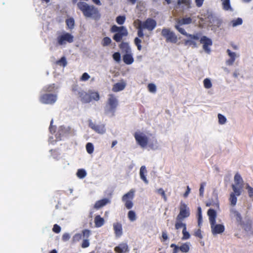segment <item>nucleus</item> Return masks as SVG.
<instances>
[{
    "instance_id": "56",
    "label": "nucleus",
    "mask_w": 253,
    "mask_h": 253,
    "mask_svg": "<svg viewBox=\"0 0 253 253\" xmlns=\"http://www.w3.org/2000/svg\"><path fill=\"white\" fill-rule=\"evenodd\" d=\"M52 231L55 233H59L61 231V227L58 224H54L52 228Z\"/></svg>"
},
{
    "instance_id": "62",
    "label": "nucleus",
    "mask_w": 253,
    "mask_h": 253,
    "mask_svg": "<svg viewBox=\"0 0 253 253\" xmlns=\"http://www.w3.org/2000/svg\"><path fill=\"white\" fill-rule=\"evenodd\" d=\"M194 235L200 239H202L203 236L200 229H198L194 233Z\"/></svg>"
},
{
    "instance_id": "1",
    "label": "nucleus",
    "mask_w": 253,
    "mask_h": 253,
    "mask_svg": "<svg viewBox=\"0 0 253 253\" xmlns=\"http://www.w3.org/2000/svg\"><path fill=\"white\" fill-rule=\"evenodd\" d=\"M77 6L85 18H91L95 20L100 19L101 15L99 10L93 5L88 4L84 1H79Z\"/></svg>"
},
{
    "instance_id": "60",
    "label": "nucleus",
    "mask_w": 253,
    "mask_h": 253,
    "mask_svg": "<svg viewBox=\"0 0 253 253\" xmlns=\"http://www.w3.org/2000/svg\"><path fill=\"white\" fill-rule=\"evenodd\" d=\"M205 185H206L205 182H203L200 185V189H199L200 196L203 195L204 191V187Z\"/></svg>"
},
{
    "instance_id": "3",
    "label": "nucleus",
    "mask_w": 253,
    "mask_h": 253,
    "mask_svg": "<svg viewBox=\"0 0 253 253\" xmlns=\"http://www.w3.org/2000/svg\"><path fill=\"white\" fill-rule=\"evenodd\" d=\"M110 31L112 33H116L113 37V40L116 42H120L124 37L128 35L127 29L124 26L118 27L116 25L112 26Z\"/></svg>"
},
{
    "instance_id": "63",
    "label": "nucleus",
    "mask_w": 253,
    "mask_h": 253,
    "mask_svg": "<svg viewBox=\"0 0 253 253\" xmlns=\"http://www.w3.org/2000/svg\"><path fill=\"white\" fill-rule=\"evenodd\" d=\"M204 0H195V3L196 6L198 7H200L202 6Z\"/></svg>"
},
{
    "instance_id": "36",
    "label": "nucleus",
    "mask_w": 253,
    "mask_h": 253,
    "mask_svg": "<svg viewBox=\"0 0 253 253\" xmlns=\"http://www.w3.org/2000/svg\"><path fill=\"white\" fill-rule=\"evenodd\" d=\"M127 217L130 221H134L136 219V213L133 211H129L127 213Z\"/></svg>"
},
{
    "instance_id": "37",
    "label": "nucleus",
    "mask_w": 253,
    "mask_h": 253,
    "mask_svg": "<svg viewBox=\"0 0 253 253\" xmlns=\"http://www.w3.org/2000/svg\"><path fill=\"white\" fill-rule=\"evenodd\" d=\"M56 64L63 67H65L67 64L65 57L63 56L60 58V59L56 61Z\"/></svg>"
},
{
    "instance_id": "16",
    "label": "nucleus",
    "mask_w": 253,
    "mask_h": 253,
    "mask_svg": "<svg viewBox=\"0 0 253 253\" xmlns=\"http://www.w3.org/2000/svg\"><path fill=\"white\" fill-rule=\"evenodd\" d=\"M215 223L210 224L212 234L216 235L223 233L225 230L224 226L221 224H216Z\"/></svg>"
},
{
    "instance_id": "9",
    "label": "nucleus",
    "mask_w": 253,
    "mask_h": 253,
    "mask_svg": "<svg viewBox=\"0 0 253 253\" xmlns=\"http://www.w3.org/2000/svg\"><path fill=\"white\" fill-rule=\"evenodd\" d=\"M134 137L137 143L141 147H145L148 143V137L142 132H136L134 134Z\"/></svg>"
},
{
    "instance_id": "2",
    "label": "nucleus",
    "mask_w": 253,
    "mask_h": 253,
    "mask_svg": "<svg viewBox=\"0 0 253 253\" xmlns=\"http://www.w3.org/2000/svg\"><path fill=\"white\" fill-rule=\"evenodd\" d=\"M134 27L137 29V36L139 38H143V30L147 29L148 31H152L156 27V21L152 18H147L144 22L137 19L133 23Z\"/></svg>"
},
{
    "instance_id": "21",
    "label": "nucleus",
    "mask_w": 253,
    "mask_h": 253,
    "mask_svg": "<svg viewBox=\"0 0 253 253\" xmlns=\"http://www.w3.org/2000/svg\"><path fill=\"white\" fill-rule=\"evenodd\" d=\"M80 97L82 102L86 103L91 102L89 92H85L84 91L79 92Z\"/></svg>"
},
{
    "instance_id": "59",
    "label": "nucleus",
    "mask_w": 253,
    "mask_h": 253,
    "mask_svg": "<svg viewBox=\"0 0 253 253\" xmlns=\"http://www.w3.org/2000/svg\"><path fill=\"white\" fill-rule=\"evenodd\" d=\"M90 78L89 75L87 73H84L81 78V81H86Z\"/></svg>"
},
{
    "instance_id": "51",
    "label": "nucleus",
    "mask_w": 253,
    "mask_h": 253,
    "mask_svg": "<svg viewBox=\"0 0 253 253\" xmlns=\"http://www.w3.org/2000/svg\"><path fill=\"white\" fill-rule=\"evenodd\" d=\"M81 234L83 238L87 239L90 234V231L88 229H84L82 231Z\"/></svg>"
},
{
    "instance_id": "57",
    "label": "nucleus",
    "mask_w": 253,
    "mask_h": 253,
    "mask_svg": "<svg viewBox=\"0 0 253 253\" xmlns=\"http://www.w3.org/2000/svg\"><path fill=\"white\" fill-rule=\"evenodd\" d=\"M89 246V240L87 239H84L82 242L81 247L83 248H86Z\"/></svg>"
},
{
    "instance_id": "14",
    "label": "nucleus",
    "mask_w": 253,
    "mask_h": 253,
    "mask_svg": "<svg viewBox=\"0 0 253 253\" xmlns=\"http://www.w3.org/2000/svg\"><path fill=\"white\" fill-rule=\"evenodd\" d=\"M175 28L181 34L189 38L190 39L199 40L200 38L201 35V33H197L196 34L192 35L187 33L183 28L180 27L178 25H175Z\"/></svg>"
},
{
    "instance_id": "31",
    "label": "nucleus",
    "mask_w": 253,
    "mask_h": 253,
    "mask_svg": "<svg viewBox=\"0 0 253 253\" xmlns=\"http://www.w3.org/2000/svg\"><path fill=\"white\" fill-rule=\"evenodd\" d=\"M192 18L191 17H184L182 18L178 21L180 25L189 24L192 22Z\"/></svg>"
},
{
    "instance_id": "43",
    "label": "nucleus",
    "mask_w": 253,
    "mask_h": 253,
    "mask_svg": "<svg viewBox=\"0 0 253 253\" xmlns=\"http://www.w3.org/2000/svg\"><path fill=\"white\" fill-rule=\"evenodd\" d=\"M204 85L206 88H210L212 86V84L210 80L207 78L205 79L204 80Z\"/></svg>"
},
{
    "instance_id": "52",
    "label": "nucleus",
    "mask_w": 253,
    "mask_h": 253,
    "mask_svg": "<svg viewBox=\"0 0 253 253\" xmlns=\"http://www.w3.org/2000/svg\"><path fill=\"white\" fill-rule=\"evenodd\" d=\"M113 58L117 62L121 61V54L119 52H116L113 54Z\"/></svg>"
},
{
    "instance_id": "53",
    "label": "nucleus",
    "mask_w": 253,
    "mask_h": 253,
    "mask_svg": "<svg viewBox=\"0 0 253 253\" xmlns=\"http://www.w3.org/2000/svg\"><path fill=\"white\" fill-rule=\"evenodd\" d=\"M182 233H183V240H186L190 238V234L189 233L186 231V228H184L182 230Z\"/></svg>"
},
{
    "instance_id": "50",
    "label": "nucleus",
    "mask_w": 253,
    "mask_h": 253,
    "mask_svg": "<svg viewBox=\"0 0 253 253\" xmlns=\"http://www.w3.org/2000/svg\"><path fill=\"white\" fill-rule=\"evenodd\" d=\"M148 89L151 92L155 93L156 91V86L155 84L150 83L148 85Z\"/></svg>"
},
{
    "instance_id": "47",
    "label": "nucleus",
    "mask_w": 253,
    "mask_h": 253,
    "mask_svg": "<svg viewBox=\"0 0 253 253\" xmlns=\"http://www.w3.org/2000/svg\"><path fill=\"white\" fill-rule=\"evenodd\" d=\"M141 40L138 38L136 37L134 39V43L136 45L138 50H141L142 46L141 45Z\"/></svg>"
},
{
    "instance_id": "28",
    "label": "nucleus",
    "mask_w": 253,
    "mask_h": 253,
    "mask_svg": "<svg viewBox=\"0 0 253 253\" xmlns=\"http://www.w3.org/2000/svg\"><path fill=\"white\" fill-rule=\"evenodd\" d=\"M230 211L234 215L237 222H240L242 225V217L241 214L237 211L234 209L231 210Z\"/></svg>"
},
{
    "instance_id": "8",
    "label": "nucleus",
    "mask_w": 253,
    "mask_h": 253,
    "mask_svg": "<svg viewBox=\"0 0 253 253\" xmlns=\"http://www.w3.org/2000/svg\"><path fill=\"white\" fill-rule=\"evenodd\" d=\"M49 129L51 133L54 134L56 141L61 140L62 137L66 133V130L63 127H60L56 132V127L53 126L52 120L50 121Z\"/></svg>"
},
{
    "instance_id": "27",
    "label": "nucleus",
    "mask_w": 253,
    "mask_h": 253,
    "mask_svg": "<svg viewBox=\"0 0 253 253\" xmlns=\"http://www.w3.org/2000/svg\"><path fill=\"white\" fill-rule=\"evenodd\" d=\"M119 46L120 49L126 53L130 52V48L127 42H122L119 44Z\"/></svg>"
},
{
    "instance_id": "6",
    "label": "nucleus",
    "mask_w": 253,
    "mask_h": 253,
    "mask_svg": "<svg viewBox=\"0 0 253 253\" xmlns=\"http://www.w3.org/2000/svg\"><path fill=\"white\" fill-rule=\"evenodd\" d=\"M134 190L132 189L122 197V200L124 203L126 209L128 210L131 209L133 206L132 200L134 197Z\"/></svg>"
},
{
    "instance_id": "38",
    "label": "nucleus",
    "mask_w": 253,
    "mask_h": 253,
    "mask_svg": "<svg viewBox=\"0 0 253 253\" xmlns=\"http://www.w3.org/2000/svg\"><path fill=\"white\" fill-rule=\"evenodd\" d=\"M86 175V171L84 169H79L77 172V176L79 178L82 179Z\"/></svg>"
},
{
    "instance_id": "41",
    "label": "nucleus",
    "mask_w": 253,
    "mask_h": 253,
    "mask_svg": "<svg viewBox=\"0 0 253 253\" xmlns=\"http://www.w3.org/2000/svg\"><path fill=\"white\" fill-rule=\"evenodd\" d=\"M111 40L109 37H106L103 39L102 41V45L103 46L109 45L111 43Z\"/></svg>"
},
{
    "instance_id": "32",
    "label": "nucleus",
    "mask_w": 253,
    "mask_h": 253,
    "mask_svg": "<svg viewBox=\"0 0 253 253\" xmlns=\"http://www.w3.org/2000/svg\"><path fill=\"white\" fill-rule=\"evenodd\" d=\"M191 0H177V4L178 5L184 4L187 8H190L191 7Z\"/></svg>"
},
{
    "instance_id": "18",
    "label": "nucleus",
    "mask_w": 253,
    "mask_h": 253,
    "mask_svg": "<svg viewBox=\"0 0 253 253\" xmlns=\"http://www.w3.org/2000/svg\"><path fill=\"white\" fill-rule=\"evenodd\" d=\"M114 251L117 253H124L128 252L129 249L127 244L121 243L114 248Z\"/></svg>"
},
{
    "instance_id": "13",
    "label": "nucleus",
    "mask_w": 253,
    "mask_h": 253,
    "mask_svg": "<svg viewBox=\"0 0 253 253\" xmlns=\"http://www.w3.org/2000/svg\"><path fill=\"white\" fill-rule=\"evenodd\" d=\"M200 42L203 44V49L208 53L211 52L209 46H211L212 44V41L211 39L205 36L202 37L200 38Z\"/></svg>"
},
{
    "instance_id": "45",
    "label": "nucleus",
    "mask_w": 253,
    "mask_h": 253,
    "mask_svg": "<svg viewBox=\"0 0 253 253\" xmlns=\"http://www.w3.org/2000/svg\"><path fill=\"white\" fill-rule=\"evenodd\" d=\"M198 222L200 226L202 222V210L200 207L198 208Z\"/></svg>"
},
{
    "instance_id": "23",
    "label": "nucleus",
    "mask_w": 253,
    "mask_h": 253,
    "mask_svg": "<svg viewBox=\"0 0 253 253\" xmlns=\"http://www.w3.org/2000/svg\"><path fill=\"white\" fill-rule=\"evenodd\" d=\"M123 60L124 63L127 65L131 64L134 61L133 57L129 52L126 53V54L123 55Z\"/></svg>"
},
{
    "instance_id": "22",
    "label": "nucleus",
    "mask_w": 253,
    "mask_h": 253,
    "mask_svg": "<svg viewBox=\"0 0 253 253\" xmlns=\"http://www.w3.org/2000/svg\"><path fill=\"white\" fill-rule=\"evenodd\" d=\"M208 215L209 217L210 224L216 222V212L214 210L210 209L208 211Z\"/></svg>"
},
{
    "instance_id": "12",
    "label": "nucleus",
    "mask_w": 253,
    "mask_h": 253,
    "mask_svg": "<svg viewBox=\"0 0 253 253\" xmlns=\"http://www.w3.org/2000/svg\"><path fill=\"white\" fill-rule=\"evenodd\" d=\"M170 247L173 248L172 253H178L179 251L182 253H187L190 250V243L188 242L183 243L180 247L174 244H171Z\"/></svg>"
},
{
    "instance_id": "42",
    "label": "nucleus",
    "mask_w": 253,
    "mask_h": 253,
    "mask_svg": "<svg viewBox=\"0 0 253 253\" xmlns=\"http://www.w3.org/2000/svg\"><path fill=\"white\" fill-rule=\"evenodd\" d=\"M231 23L232 24L233 27H236L237 26L241 25L243 23V20H242V18H238L236 19L233 20L231 21Z\"/></svg>"
},
{
    "instance_id": "7",
    "label": "nucleus",
    "mask_w": 253,
    "mask_h": 253,
    "mask_svg": "<svg viewBox=\"0 0 253 253\" xmlns=\"http://www.w3.org/2000/svg\"><path fill=\"white\" fill-rule=\"evenodd\" d=\"M109 96L107 101V105L109 106V108L106 110V113H111L112 116H114L118 105V101L114 94H109Z\"/></svg>"
},
{
    "instance_id": "44",
    "label": "nucleus",
    "mask_w": 253,
    "mask_h": 253,
    "mask_svg": "<svg viewBox=\"0 0 253 253\" xmlns=\"http://www.w3.org/2000/svg\"><path fill=\"white\" fill-rule=\"evenodd\" d=\"M218 122L221 125L224 124L226 122V118L221 114H218Z\"/></svg>"
},
{
    "instance_id": "26",
    "label": "nucleus",
    "mask_w": 253,
    "mask_h": 253,
    "mask_svg": "<svg viewBox=\"0 0 253 253\" xmlns=\"http://www.w3.org/2000/svg\"><path fill=\"white\" fill-rule=\"evenodd\" d=\"M147 173L146 167L144 166H142L140 169V176L141 179L146 184L148 183L146 177L145 175Z\"/></svg>"
},
{
    "instance_id": "20",
    "label": "nucleus",
    "mask_w": 253,
    "mask_h": 253,
    "mask_svg": "<svg viewBox=\"0 0 253 253\" xmlns=\"http://www.w3.org/2000/svg\"><path fill=\"white\" fill-rule=\"evenodd\" d=\"M113 228L115 235L120 237L123 234L122 225L120 223L117 222L113 224Z\"/></svg>"
},
{
    "instance_id": "64",
    "label": "nucleus",
    "mask_w": 253,
    "mask_h": 253,
    "mask_svg": "<svg viewBox=\"0 0 253 253\" xmlns=\"http://www.w3.org/2000/svg\"><path fill=\"white\" fill-rule=\"evenodd\" d=\"M235 60H234V59L230 58V59H229L228 60H227L226 61V64L228 65L231 66V65H233V64L234 63Z\"/></svg>"
},
{
    "instance_id": "46",
    "label": "nucleus",
    "mask_w": 253,
    "mask_h": 253,
    "mask_svg": "<svg viewBox=\"0 0 253 253\" xmlns=\"http://www.w3.org/2000/svg\"><path fill=\"white\" fill-rule=\"evenodd\" d=\"M126 20L125 16H119L116 18V22L118 24L122 25L124 23Z\"/></svg>"
},
{
    "instance_id": "10",
    "label": "nucleus",
    "mask_w": 253,
    "mask_h": 253,
    "mask_svg": "<svg viewBox=\"0 0 253 253\" xmlns=\"http://www.w3.org/2000/svg\"><path fill=\"white\" fill-rule=\"evenodd\" d=\"M232 188L233 192L230 193L229 200L230 205L234 207L236 205L237 201V196H239L241 194L242 191L240 189H237V187L234 185H232Z\"/></svg>"
},
{
    "instance_id": "48",
    "label": "nucleus",
    "mask_w": 253,
    "mask_h": 253,
    "mask_svg": "<svg viewBox=\"0 0 253 253\" xmlns=\"http://www.w3.org/2000/svg\"><path fill=\"white\" fill-rule=\"evenodd\" d=\"M83 238L82 234L81 233L76 234L73 237L72 240L73 242H79Z\"/></svg>"
},
{
    "instance_id": "49",
    "label": "nucleus",
    "mask_w": 253,
    "mask_h": 253,
    "mask_svg": "<svg viewBox=\"0 0 253 253\" xmlns=\"http://www.w3.org/2000/svg\"><path fill=\"white\" fill-rule=\"evenodd\" d=\"M246 189L248 191V193L249 197L253 198V188L247 184L246 185Z\"/></svg>"
},
{
    "instance_id": "17",
    "label": "nucleus",
    "mask_w": 253,
    "mask_h": 253,
    "mask_svg": "<svg viewBox=\"0 0 253 253\" xmlns=\"http://www.w3.org/2000/svg\"><path fill=\"white\" fill-rule=\"evenodd\" d=\"M235 186L237 187V189L242 191L243 188V180L241 176L239 173H236L234 176Z\"/></svg>"
},
{
    "instance_id": "29",
    "label": "nucleus",
    "mask_w": 253,
    "mask_h": 253,
    "mask_svg": "<svg viewBox=\"0 0 253 253\" xmlns=\"http://www.w3.org/2000/svg\"><path fill=\"white\" fill-rule=\"evenodd\" d=\"M183 219H178V217L176 218V222L175 224V228L176 229L178 230L181 228H186V224L183 223L182 221Z\"/></svg>"
},
{
    "instance_id": "61",
    "label": "nucleus",
    "mask_w": 253,
    "mask_h": 253,
    "mask_svg": "<svg viewBox=\"0 0 253 253\" xmlns=\"http://www.w3.org/2000/svg\"><path fill=\"white\" fill-rule=\"evenodd\" d=\"M227 52L230 56V58L234 59V60H235L236 54L235 52H232L230 49H227Z\"/></svg>"
},
{
    "instance_id": "15",
    "label": "nucleus",
    "mask_w": 253,
    "mask_h": 253,
    "mask_svg": "<svg viewBox=\"0 0 253 253\" xmlns=\"http://www.w3.org/2000/svg\"><path fill=\"white\" fill-rule=\"evenodd\" d=\"M89 126L98 133L103 134L106 131L105 125L103 124L97 125L91 121H90L89 122Z\"/></svg>"
},
{
    "instance_id": "55",
    "label": "nucleus",
    "mask_w": 253,
    "mask_h": 253,
    "mask_svg": "<svg viewBox=\"0 0 253 253\" xmlns=\"http://www.w3.org/2000/svg\"><path fill=\"white\" fill-rule=\"evenodd\" d=\"M158 192L163 197L164 201L166 202L167 201V198L164 190L162 188H160L158 190Z\"/></svg>"
},
{
    "instance_id": "39",
    "label": "nucleus",
    "mask_w": 253,
    "mask_h": 253,
    "mask_svg": "<svg viewBox=\"0 0 253 253\" xmlns=\"http://www.w3.org/2000/svg\"><path fill=\"white\" fill-rule=\"evenodd\" d=\"M57 100L56 94H48V104H52L55 102Z\"/></svg>"
},
{
    "instance_id": "25",
    "label": "nucleus",
    "mask_w": 253,
    "mask_h": 253,
    "mask_svg": "<svg viewBox=\"0 0 253 253\" xmlns=\"http://www.w3.org/2000/svg\"><path fill=\"white\" fill-rule=\"evenodd\" d=\"M105 220L100 215H97L94 217V223L96 227H100L104 224Z\"/></svg>"
},
{
    "instance_id": "19",
    "label": "nucleus",
    "mask_w": 253,
    "mask_h": 253,
    "mask_svg": "<svg viewBox=\"0 0 253 253\" xmlns=\"http://www.w3.org/2000/svg\"><path fill=\"white\" fill-rule=\"evenodd\" d=\"M110 203V200L108 198H104L96 201L94 205V208L98 210Z\"/></svg>"
},
{
    "instance_id": "11",
    "label": "nucleus",
    "mask_w": 253,
    "mask_h": 253,
    "mask_svg": "<svg viewBox=\"0 0 253 253\" xmlns=\"http://www.w3.org/2000/svg\"><path fill=\"white\" fill-rule=\"evenodd\" d=\"M190 210L187 205L184 203L181 202L179 208V213L176 217L178 219H184L190 216Z\"/></svg>"
},
{
    "instance_id": "35",
    "label": "nucleus",
    "mask_w": 253,
    "mask_h": 253,
    "mask_svg": "<svg viewBox=\"0 0 253 253\" xmlns=\"http://www.w3.org/2000/svg\"><path fill=\"white\" fill-rule=\"evenodd\" d=\"M91 101L92 100L98 101L100 98L99 94L97 92L91 91L89 92Z\"/></svg>"
},
{
    "instance_id": "30",
    "label": "nucleus",
    "mask_w": 253,
    "mask_h": 253,
    "mask_svg": "<svg viewBox=\"0 0 253 253\" xmlns=\"http://www.w3.org/2000/svg\"><path fill=\"white\" fill-rule=\"evenodd\" d=\"M196 40L190 39L189 40H186L184 41V45L191 46L193 48H195L197 47V44L196 42Z\"/></svg>"
},
{
    "instance_id": "4",
    "label": "nucleus",
    "mask_w": 253,
    "mask_h": 253,
    "mask_svg": "<svg viewBox=\"0 0 253 253\" xmlns=\"http://www.w3.org/2000/svg\"><path fill=\"white\" fill-rule=\"evenodd\" d=\"M57 44L65 45L67 43H72L74 41V36L70 33L64 32L59 35L56 38Z\"/></svg>"
},
{
    "instance_id": "34",
    "label": "nucleus",
    "mask_w": 253,
    "mask_h": 253,
    "mask_svg": "<svg viewBox=\"0 0 253 253\" xmlns=\"http://www.w3.org/2000/svg\"><path fill=\"white\" fill-rule=\"evenodd\" d=\"M222 1L223 8L225 10H228L231 9L230 0H221Z\"/></svg>"
},
{
    "instance_id": "58",
    "label": "nucleus",
    "mask_w": 253,
    "mask_h": 253,
    "mask_svg": "<svg viewBox=\"0 0 253 253\" xmlns=\"http://www.w3.org/2000/svg\"><path fill=\"white\" fill-rule=\"evenodd\" d=\"M70 238V235L68 233H65L63 234L62 236V240L64 242H66L68 241Z\"/></svg>"
},
{
    "instance_id": "40",
    "label": "nucleus",
    "mask_w": 253,
    "mask_h": 253,
    "mask_svg": "<svg viewBox=\"0 0 253 253\" xmlns=\"http://www.w3.org/2000/svg\"><path fill=\"white\" fill-rule=\"evenodd\" d=\"M86 150L88 154H92L94 150V147L93 144L90 142L87 143L86 144Z\"/></svg>"
},
{
    "instance_id": "54",
    "label": "nucleus",
    "mask_w": 253,
    "mask_h": 253,
    "mask_svg": "<svg viewBox=\"0 0 253 253\" xmlns=\"http://www.w3.org/2000/svg\"><path fill=\"white\" fill-rule=\"evenodd\" d=\"M40 101L44 104L47 103V94H44L40 98Z\"/></svg>"
},
{
    "instance_id": "33",
    "label": "nucleus",
    "mask_w": 253,
    "mask_h": 253,
    "mask_svg": "<svg viewBox=\"0 0 253 253\" xmlns=\"http://www.w3.org/2000/svg\"><path fill=\"white\" fill-rule=\"evenodd\" d=\"M66 24L68 28L72 29L74 27L75 21L73 18H70L66 20Z\"/></svg>"
},
{
    "instance_id": "24",
    "label": "nucleus",
    "mask_w": 253,
    "mask_h": 253,
    "mask_svg": "<svg viewBox=\"0 0 253 253\" xmlns=\"http://www.w3.org/2000/svg\"><path fill=\"white\" fill-rule=\"evenodd\" d=\"M126 84L124 82L117 83L113 85L112 90L114 92H118L123 90L126 87Z\"/></svg>"
},
{
    "instance_id": "5",
    "label": "nucleus",
    "mask_w": 253,
    "mask_h": 253,
    "mask_svg": "<svg viewBox=\"0 0 253 253\" xmlns=\"http://www.w3.org/2000/svg\"><path fill=\"white\" fill-rule=\"evenodd\" d=\"M161 35L165 39L167 42L175 43L178 41V38L175 34L169 28H163Z\"/></svg>"
}]
</instances>
